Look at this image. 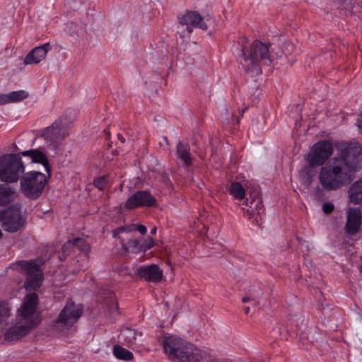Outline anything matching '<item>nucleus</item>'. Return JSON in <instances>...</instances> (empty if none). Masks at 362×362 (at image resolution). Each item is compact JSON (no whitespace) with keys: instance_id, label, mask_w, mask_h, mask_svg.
<instances>
[{"instance_id":"1","label":"nucleus","mask_w":362,"mask_h":362,"mask_svg":"<svg viewBox=\"0 0 362 362\" xmlns=\"http://www.w3.org/2000/svg\"><path fill=\"white\" fill-rule=\"evenodd\" d=\"M360 151L358 146L351 147L343 157L321 168L319 180L325 189L336 190L350 182L351 172L361 169Z\"/></svg>"},{"instance_id":"2","label":"nucleus","mask_w":362,"mask_h":362,"mask_svg":"<svg viewBox=\"0 0 362 362\" xmlns=\"http://www.w3.org/2000/svg\"><path fill=\"white\" fill-rule=\"evenodd\" d=\"M37 304V293H32L26 296L19 310V322L6 332L5 340L9 341L18 340L39 324L40 317L36 311Z\"/></svg>"},{"instance_id":"3","label":"nucleus","mask_w":362,"mask_h":362,"mask_svg":"<svg viewBox=\"0 0 362 362\" xmlns=\"http://www.w3.org/2000/svg\"><path fill=\"white\" fill-rule=\"evenodd\" d=\"M162 346L165 354L172 361L199 362L203 358L202 351L199 349L175 335L165 336Z\"/></svg>"},{"instance_id":"4","label":"nucleus","mask_w":362,"mask_h":362,"mask_svg":"<svg viewBox=\"0 0 362 362\" xmlns=\"http://www.w3.org/2000/svg\"><path fill=\"white\" fill-rule=\"evenodd\" d=\"M24 165L19 154H6L0 156V180L6 183L18 181L24 173Z\"/></svg>"},{"instance_id":"5","label":"nucleus","mask_w":362,"mask_h":362,"mask_svg":"<svg viewBox=\"0 0 362 362\" xmlns=\"http://www.w3.org/2000/svg\"><path fill=\"white\" fill-rule=\"evenodd\" d=\"M47 183L46 175L38 171L26 173L21 180V190L27 198L35 200L44 191Z\"/></svg>"},{"instance_id":"6","label":"nucleus","mask_w":362,"mask_h":362,"mask_svg":"<svg viewBox=\"0 0 362 362\" xmlns=\"http://www.w3.org/2000/svg\"><path fill=\"white\" fill-rule=\"evenodd\" d=\"M83 308L81 304H76L72 300H68L61 310L58 317L52 322L54 330L64 332L74 326L81 317Z\"/></svg>"},{"instance_id":"7","label":"nucleus","mask_w":362,"mask_h":362,"mask_svg":"<svg viewBox=\"0 0 362 362\" xmlns=\"http://www.w3.org/2000/svg\"><path fill=\"white\" fill-rule=\"evenodd\" d=\"M78 250L81 252L82 255L80 256L81 261L84 263L81 264L80 260L78 259L76 262L79 264L78 269L73 270L74 272H77L80 270H84L87 268L88 263V253L90 251V245L86 240L82 238H76L72 240L66 241L62 247V255H59L61 261L64 260L66 256L69 255L71 252H76Z\"/></svg>"},{"instance_id":"8","label":"nucleus","mask_w":362,"mask_h":362,"mask_svg":"<svg viewBox=\"0 0 362 362\" xmlns=\"http://www.w3.org/2000/svg\"><path fill=\"white\" fill-rule=\"evenodd\" d=\"M177 33L181 37L190 35L194 28L206 30L208 26L202 16L197 11H187L177 16Z\"/></svg>"},{"instance_id":"9","label":"nucleus","mask_w":362,"mask_h":362,"mask_svg":"<svg viewBox=\"0 0 362 362\" xmlns=\"http://www.w3.org/2000/svg\"><path fill=\"white\" fill-rule=\"evenodd\" d=\"M269 60L268 45L259 40H255L250 45V72L255 76L262 74V64Z\"/></svg>"},{"instance_id":"10","label":"nucleus","mask_w":362,"mask_h":362,"mask_svg":"<svg viewBox=\"0 0 362 362\" xmlns=\"http://www.w3.org/2000/svg\"><path fill=\"white\" fill-rule=\"evenodd\" d=\"M18 265L27 276L25 282L26 290L31 291L39 288L43 280V274L40 268V265L33 260L21 261L18 262Z\"/></svg>"},{"instance_id":"11","label":"nucleus","mask_w":362,"mask_h":362,"mask_svg":"<svg viewBox=\"0 0 362 362\" xmlns=\"http://www.w3.org/2000/svg\"><path fill=\"white\" fill-rule=\"evenodd\" d=\"M332 153V144L328 141L315 144L307 156V161L312 166L322 165Z\"/></svg>"},{"instance_id":"12","label":"nucleus","mask_w":362,"mask_h":362,"mask_svg":"<svg viewBox=\"0 0 362 362\" xmlns=\"http://www.w3.org/2000/svg\"><path fill=\"white\" fill-rule=\"evenodd\" d=\"M156 204V198L148 190H138L127 199L124 208L134 210L141 207H153Z\"/></svg>"},{"instance_id":"13","label":"nucleus","mask_w":362,"mask_h":362,"mask_svg":"<svg viewBox=\"0 0 362 362\" xmlns=\"http://www.w3.org/2000/svg\"><path fill=\"white\" fill-rule=\"evenodd\" d=\"M0 221L4 229L11 233L18 231L23 225L21 211L13 207L0 212Z\"/></svg>"},{"instance_id":"14","label":"nucleus","mask_w":362,"mask_h":362,"mask_svg":"<svg viewBox=\"0 0 362 362\" xmlns=\"http://www.w3.org/2000/svg\"><path fill=\"white\" fill-rule=\"evenodd\" d=\"M40 136L52 144L65 137L61 119H57L51 126L42 129Z\"/></svg>"},{"instance_id":"15","label":"nucleus","mask_w":362,"mask_h":362,"mask_svg":"<svg viewBox=\"0 0 362 362\" xmlns=\"http://www.w3.org/2000/svg\"><path fill=\"white\" fill-rule=\"evenodd\" d=\"M362 211L359 208L352 207L347 211V219L345 229L350 235L356 234L361 225Z\"/></svg>"},{"instance_id":"16","label":"nucleus","mask_w":362,"mask_h":362,"mask_svg":"<svg viewBox=\"0 0 362 362\" xmlns=\"http://www.w3.org/2000/svg\"><path fill=\"white\" fill-rule=\"evenodd\" d=\"M137 274L141 279L152 282H159L163 278V271L154 264L139 267L137 269Z\"/></svg>"},{"instance_id":"17","label":"nucleus","mask_w":362,"mask_h":362,"mask_svg":"<svg viewBox=\"0 0 362 362\" xmlns=\"http://www.w3.org/2000/svg\"><path fill=\"white\" fill-rule=\"evenodd\" d=\"M176 155L183 166L188 168L193 164L194 158L190 152L189 144L179 141L176 144Z\"/></svg>"},{"instance_id":"18","label":"nucleus","mask_w":362,"mask_h":362,"mask_svg":"<svg viewBox=\"0 0 362 362\" xmlns=\"http://www.w3.org/2000/svg\"><path fill=\"white\" fill-rule=\"evenodd\" d=\"M49 47V43H45L42 45L36 47L33 49L25 57L24 64H38L47 55L48 52V47Z\"/></svg>"},{"instance_id":"19","label":"nucleus","mask_w":362,"mask_h":362,"mask_svg":"<svg viewBox=\"0 0 362 362\" xmlns=\"http://www.w3.org/2000/svg\"><path fill=\"white\" fill-rule=\"evenodd\" d=\"M21 154L23 156L29 157L33 163L42 164L45 167L46 172L49 174L51 167L47 156L43 152L39 149H31L22 151Z\"/></svg>"},{"instance_id":"20","label":"nucleus","mask_w":362,"mask_h":362,"mask_svg":"<svg viewBox=\"0 0 362 362\" xmlns=\"http://www.w3.org/2000/svg\"><path fill=\"white\" fill-rule=\"evenodd\" d=\"M100 298L103 299L102 305H106L110 313H114L117 311L118 303L115 300V295L112 291L106 289L102 290L100 292L98 300H99Z\"/></svg>"},{"instance_id":"21","label":"nucleus","mask_w":362,"mask_h":362,"mask_svg":"<svg viewBox=\"0 0 362 362\" xmlns=\"http://www.w3.org/2000/svg\"><path fill=\"white\" fill-rule=\"evenodd\" d=\"M349 202L354 204H362V179L355 181L348 191Z\"/></svg>"},{"instance_id":"22","label":"nucleus","mask_w":362,"mask_h":362,"mask_svg":"<svg viewBox=\"0 0 362 362\" xmlns=\"http://www.w3.org/2000/svg\"><path fill=\"white\" fill-rule=\"evenodd\" d=\"M129 252L134 254L142 252L141 238L129 239L126 243L121 240L120 254L124 255Z\"/></svg>"},{"instance_id":"23","label":"nucleus","mask_w":362,"mask_h":362,"mask_svg":"<svg viewBox=\"0 0 362 362\" xmlns=\"http://www.w3.org/2000/svg\"><path fill=\"white\" fill-rule=\"evenodd\" d=\"M229 194L238 201L243 200V205H247V199H245V190L241 183L238 182H232L228 187Z\"/></svg>"},{"instance_id":"24","label":"nucleus","mask_w":362,"mask_h":362,"mask_svg":"<svg viewBox=\"0 0 362 362\" xmlns=\"http://www.w3.org/2000/svg\"><path fill=\"white\" fill-rule=\"evenodd\" d=\"M14 199V191L11 187L0 184V205L11 203Z\"/></svg>"},{"instance_id":"25","label":"nucleus","mask_w":362,"mask_h":362,"mask_svg":"<svg viewBox=\"0 0 362 362\" xmlns=\"http://www.w3.org/2000/svg\"><path fill=\"white\" fill-rule=\"evenodd\" d=\"M11 315V307L8 302L0 300V327L7 325Z\"/></svg>"},{"instance_id":"26","label":"nucleus","mask_w":362,"mask_h":362,"mask_svg":"<svg viewBox=\"0 0 362 362\" xmlns=\"http://www.w3.org/2000/svg\"><path fill=\"white\" fill-rule=\"evenodd\" d=\"M114 356L121 360L130 361L134 358L132 352L119 345H115L113 348Z\"/></svg>"},{"instance_id":"27","label":"nucleus","mask_w":362,"mask_h":362,"mask_svg":"<svg viewBox=\"0 0 362 362\" xmlns=\"http://www.w3.org/2000/svg\"><path fill=\"white\" fill-rule=\"evenodd\" d=\"M10 103H18L26 99L29 94L24 90L12 91L8 93Z\"/></svg>"},{"instance_id":"28","label":"nucleus","mask_w":362,"mask_h":362,"mask_svg":"<svg viewBox=\"0 0 362 362\" xmlns=\"http://www.w3.org/2000/svg\"><path fill=\"white\" fill-rule=\"evenodd\" d=\"M94 185L100 190L107 188L110 185L109 176L103 175L95 178Z\"/></svg>"},{"instance_id":"29","label":"nucleus","mask_w":362,"mask_h":362,"mask_svg":"<svg viewBox=\"0 0 362 362\" xmlns=\"http://www.w3.org/2000/svg\"><path fill=\"white\" fill-rule=\"evenodd\" d=\"M141 245L143 252H146L154 246V240L148 236L146 239L141 238Z\"/></svg>"},{"instance_id":"30","label":"nucleus","mask_w":362,"mask_h":362,"mask_svg":"<svg viewBox=\"0 0 362 362\" xmlns=\"http://www.w3.org/2000/svg\"><path fill=\"white\" fill-rule=\"evenodd\" d=\"M249 57L248 54V49L246 45L242 46V56L239 57L238 60L240 64L243 65V68L245 69L246 72L249 71V66L247 65H244L243 64V60H244L245 62H247V60Z\"/></svg>"},{"instance_id":"31","label":"nucleus","mask_w":362,"mask_h":362,"mask_svg":"<svg viewBox=\"0 0 362 362\" xmlns=\"http://www.w3.org/2000/svg\"><path fill=\"white\" fill-rule=\"evenodd\" d=\"M136 231V224L132 223L117 228L115 230V235L121 233H132Z\"/></svg>"},{"instance_id":"32","label":"nucleus","mask_w":362,"mask_h":362,"mask_svg":"<svg viewBox=\"0 0 362 362\" xmlns=\"http://www.w3.org/2000/svg\"><path fill=\"white\" fill-rule=\"evenodd\" d=\"M334 209V205L332 202H325L322 205V211L325 214H328L332 213Z\"/></svg>"},{"instance_id":"33","label":"nucleus","mask_w":362,"mask_h":362,"mask_svg":"<svg viewBox=\"0 0 362 362\" xmlns=\"http://www.w3.org/2000/svg\"><path fill=\"white\" fill-rule=\"evenodd\" d=\"M263 205L262 203L258 200L257 203L255 205V211H252V214H250V217L255 216V215L260 216L262 212L263 211Z\"/></svg>"},{"instance_id":"34","label":"nucleus","mask_w":362,"mask_h":362,"mask_svg":"<svg viewBox=\"0 0 362 362\" xmlns=\"http://www.w3.org/2000/svg\"><path fill=\"white\" fill-rule=\"evenodd\" d=\"M203 354V358H205L206 360V362H228V359H224L223 361H221L220 359H218L215 358L213 355H211L210 354L208 356V358H206V353L204 352Z\"/></svg>"},{"instance_id":"35","label":"nucleus","mask_w":362,"mask_h":362,"mask_svg":"<svg viewBox=\"0 0 362 362\" xmlns=\"http://www.w3.org/2000/svg\"><path fill=\"white\" fill-rule=\"evenodd\" d=\"M10 103L8 93H0V105Z\"/></svg>"},{"instance_id":"36","label":"nucleus","mask_w":362,"mask_h":362,"mask_svg":"<svg viewBox=\"0 0 362 362\" xmlns=\"http://www.w3.org/2000/svg\"><path fill=\"white\" fill-rule=\"evenodd\" d=\"M136 231H139L141 235H145L147 232V228L144 225L136 224Z\"/></svg>"},{"instance_id":"37","label":"nucleus","mask_w":362,"mask_h":362,"mask_svg":"<svg viewBox=\"0 0 362 362\" xmlns=\"http://www.w3.org/2000/svg\"><path fill=\"white\" fill-rule=\"evenodd\" d=\"M254 82H255V88H257V91L258 92L257 95H259L260 93V91H259L258 88L262 86V80L260 78H257L254 80Z\"/></svg>"},{"instance_id":"38","label":"nucleus","mask_w":362,"mask_h":362,"mask_svg":"<svg viewBox=\"0 0 362 362\" xmlns=\"http://www.w3.org/2000/svg\"><path fill=\"white\" fill-rule=\"evenodd\" d=\"M240 214H243L244 216H248L249 215V209H245V207H241Z\"/></svg>"},{"instance_id":"39","label":"nucleus","mask_w":362,"mask_h":362,"mask_svg":"<svg viewBox=\"0 0 362 362\" xmlns=\"http://www.w3.org/2000/svg\"><path fill=\"white\" fill-rule=\"evenodd\" d=\"M357 126L362 131V116L358 119Z\"/></svg>"},{"instance_id":"40","label":"nucleus","mask_w":362,"mask_h":362,"mask_svg":"<svg viewBox=\"0 0 362 362\" xmlns=\"http://www.w3.org/2000/svg\"><path fill=\"white\" fill-rule=\"evenodd\" d=\"M265 120L264 117H261L260 119L258 121V124H259L260 127H263L264 124Z\"/></svg>"},{"instance_id":"41","label":"nucleus","mask_w":362,"mask_h":362,"mask_svg":"<svg viewBox=\"0 0 362 362\" xmlns=\"http://www.w3.org/2000/svg\"><path fill=\"white\" fill-rule=\"evenodd\" d=\"M117 137H118V139L122 142V143H124L125 139L123 136V135H122L121 134H117Z\"/></svg>"},{"instance_id":"42","label":"nucleus","mask_w":362,"mask_h":362,"mask_svg":"<svg viewBox=\"0 0 362 362\" xmlns=\"http://www.w3.org/2000/svg\"><path fill=\"white\" fill-rule=\"evenodd\" d=\"M242 301L245 303L249 302V296H244L242 299Z\"/></svg>"},{"instance_id":"43","label":"nucleus","mask_w":362,"mask_h":362,"mask_svg":"<svg viewBox=\"0 0 362 362\" xmlns=\"http://www.w3.org/2000/svg\"><path fill=\"white\" fill-rule=\"evenodd\" d=\"M357 146L358 147V146ZM359 148H360V150H361L360 153H359L360 155H361V157H359V158H360V160H361V168L362 167V149H361V148L360 146H359Z\"/></svg>"},{"instance_id":"44","label":"nucleus","mask_w":362,"mask_h":362,"mask_svg":"<svg viewBox=\"0 0 362 362\" xmlns=\"http://www.w3.org/2000/svg\"><path fill=\"white\" fill-rule=\"evenodd\" d=\"M156 230H157L156 228H152V229L151 230V233L152 235L156 234Z\"/></svg>"},{"instance_id":"45","label":"nucleus","mask_w":362,"mask_h":362,"mask_svg":"<svg viewBox=\"0 0 362 362\" xmlns=\"http://www.w3.org/2000/svg\"><path fill=\"white\" fill-rule=\"evenodd\" d=\"M244 311H245V314L249 313V307H247H247H245V308H244Z\"/></svg>"},{"instance_id":"46","label":"nucleus","mask_w":362,"mask_h":362,"mask_svg":"<svg viewBox=\"0 0 362 362\" xmlns=\"http://www.w3.org/2000/svg\"><path fill=\"white\" fill-rule=\"evenodd\" d=\"M253 221H255L257 223V224H258V222H259L258 218L257 217L255 218Z\"/></svg>"},{"instance_id":"47","label":"nucleus","mask_w":362,"mask_h":362,"mask_svg":"<svg viewBox=\"0 0 362 362\" xmlns=\"http://www.w3.org/2000/svg\"><path fill=\"white\" fill-rule=\"evenodd\" d=\"M109 137H110V132H107V138L106 139H109Z\"/></svg>"},{"instance_id":"48","label":"nucleus","mask_w":362,"mask_h":362,"mask_svg":"<svg viewBox=\"0 0 362 362\" xmlns=\"http://www.w3.org/2000/svg\"><path fill=\"white\" fill-rule=\"evenodd\" d=\"M1 236H2V233H1V231L0 230V238H1Z\"/></svg>"}]
</instances>
